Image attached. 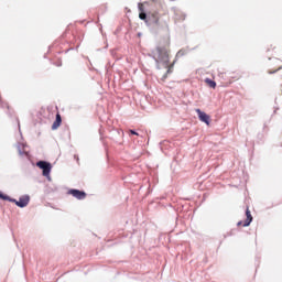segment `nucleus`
<instances>
[{
    "instance_id": "obj_1",
    "label": "nucleus",
    "mask_w": 282,
    "mask_h": 282,
    "mask_svg": "<svg viewBox=\"0 0 282 282\" xmlns=\"http://www.w3.org/2000/svg\"><path fill=\"white\" fill-rule=\"evenodd\" d=\"M152 57L158 65H160V63H163V65H169V43L156 46V48L152 51Z\"/></svg>"
},
{
    "instance_id": "obj_2",
    "label": "nucleus",
    "mask_w": 282,
    "mask_h": 282,
    "mask_svg": "<svg viewBox=\"0 0 282 282\" xmlns=\"http://www.w3.org/2000/svg\"><path fill=\"white\" fill-rule=\"evenodd\" d=\"M36 166H39V169H42L43 172V176L44 177H50V173H52V164L47 163L45 161H40L36 163Z\"/></svg>"
},
{
    "instance_id": "obj_3",
    "label": "nucleus",
    "mask_w": 282,
    "mask_h": 282,
    "mask_svg": "<svg viewBox=\"0 0 282 282\" xmlns=\"http://www.w3.org/2000/svg\"><path fill=\"white\" fill-rule=\"evenodd\" d=\"M10 202L18 205L19 208H25V206H28V204H30V196H22L19 198V200L11 198Z\"/></svg>"
},
{
    "instance_id": "obj_4",
    "label": "nucleus",
    "mask_w": 282,
    "mask_h": 282,
    "mask_svg": "<svg viewBox=\"0 0 282 282\" xmlns=\"http://www.w3.org/2000/svg\"><path fill=\"white\" fill-rule=\"evenodd\" d=\"M196 113L200 120V122H205V124H210V116L206 115V112L202 111V109L197 108Z\"/></svg>"
},
{
    "instance_id": "obj_5",
    "label": "nucleus",
    "mask_w": 282,
    "mask_h": 282,
    "mask_svg": "<svg viewBox=\"0 0 282 282\" xmlns=\"http://www.w3.org/2000/svg\"><path fill=\"white\" fill-rule=\"evenodd\" d=\"M68 195H72L76 199H85L87 197V193L80 189H69Z\"/></svg>"
},
{
    "instance_id": "obj_6",
    "label": "nucleus",
    "mask_w": 282,
    "mask_h": 282,
    "mask_svg": "<svg viewBox=\"0 0 282 282\" xmlns=\"http://www.w3.org/2000/svg\"><path fill=\"white\" fill-rule=\"evenodd\" d=\"M246 217L247 219L245 221H239L238 226H250V224H252V214L250 213V207H247L246 209Z\"/></svg>"
},
{
    "instance_id": "obj_7",
    "label": "nucleus",
    "mask_w": 282,
    "mask_h": 282,
    "mask_svg": "<svg viewBox=\"0 0 282 282\" xmlns=\"http://www.w3.org/2000/svg\"><path fill=\"white\" fill-rule=\"evenodd\" d=\"M62 122H63V118L61 117V112H57L55 121L52 124L53 131H56V129H58V127H61Z\"/></svg>"
},
{
    "instance_id": "obj_8",
    "label": "nucleus",
    "mask_w": 282,
    "mask_h": 282,
    "mask_svg": "<svg viewBox=\"0 0 282 282\" xmlns=\"http://www.w3.org/2000/svg\"><path fill=\"white\" fill-rule=\"evenodd\" d=\"M150 19L153 21V23L155 25H160V12L159 11H154V12L150 13Z\"/></svg>"
},
{
    "instance_id": "obj_9",
    "label": "nucleus",
    "mask_w": 282,
    "mask_h": 282,
    "mask_svg": "<svg viewBox=\"0 0 282 282\" xmlns=\"http://www.w3.org/2000/svg\"><path fill=\"white\" fill-rule=\"evenodd\" d=\"M206 85H208V87H210L212 89H215V87H217V83H215V80L207 78L205 79Z\"/></svg>"
},
{
    "instance_id": "obj_10",
    "label": "nucleus",
    "mask_w": 282,
    "mask_h": 282,
    "mask_svg": "<svg viewBox=\"0 0 282 282\" xmlns=\"http://www.w3.org/2000/svg\"><path fill=\"white\" fill-rule=\"evenodd\" d=\"M0 199H4V202H10V199L12 198H10V196L4 195L3 193L0 192Z\"/></svg>"
},
{
    "instance_id": "obj_11",
    "label": "nucleus",
    "mask_w": 282,
    "mask_h": 282,
    "mask_svg": "<svg viewBox=\"0 0 282 282\" xmlns=\"http://www.w3.org/2000/svg\"><path fill=\"white\" fill-rule=\"evenodd\" d=\"M165 66L167 67V73L166 74H172L173 73V64H171V65L165 64Z\"/></svg>"
},
{
    "instance_id": "obj_12",
    "label": "nucleus",
    "mask_w": 282,
    "mask_h": 282,
    "mask_svg": "<svg viewBox=\"0 0 282 282\" xmlns=\"http://www.w3.org/2000/svg\"><path fill=\"white\" fill-rule=\"evenodd\" d=\"M139 19H141V21H145L147 22V14L144 12H141L139 14Z\"/></svg>"
},
{
    "instance_id": "obj_13",
    "label": "nucleus",
    "mask_w": 282,
    "mask_h": 282,
    "mask_svg": "<svg viewBox=\"0 0 282 282\" xmlns=\"http://www.w3.org/2000/svg\"><path fill=\"white\" fill-rule=\"evenodd\" d=\"M1 107H6V109H10V104H8V101H2Z\"/></svg>"
},
{
    "instance_id": "obj_14",
    "label": "nucleus",
    "mask_w": 282,
    "mask_h": 282,
    "mask_svg": "<svg viewBox=\"0 0 282 282\" xmlns=\"http://www.w3.org/2000/svg\"><path fill=\"white\" fill-rule=\"evenodd\" d=\"M163 17H169V10H163Z\"/></svg>"
},
{
    "instance_id": "obj_15",
    "label": "nucleus",
    "mask_w": 282,
    "mask_h": 282,
    "mask_svg": "<svg viewBox=\"0 0 282 282\" xmlns=\"http://www.w3.org/2000/svg\"><path fill=\"white\" fill-rule=\"evenodd\" d=\"M130 133H131L132 135H138V132H135L134 130H130Z\"/></svg>"
},
{
    "instance_id": "obj_16",
    "label": "nucleus",
    "mask_w": 282,
    "mask_h": 282,
    "mask_svg": "<svg viewBox=\"0 0 282 282\" xmlns=\"http://www.w3.org/2000/svg\"><path fill=\"white\" fill-rule=\"evenodd\" d=\"M235 78H237V80H239V78H241V75L237 74V76Z\"/></svg>"
}]
</instances>
